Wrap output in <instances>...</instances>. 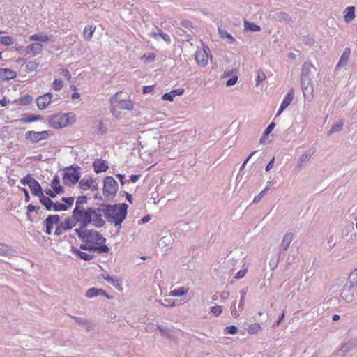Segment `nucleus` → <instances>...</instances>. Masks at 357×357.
<instances>
[{"instance_id":"obj_53","label":"nucleus","mask_w":357,"mask_h":357,"mask_svg":"<svg viewBox=\"0 0 357 357\" xmlns=\"http://www.w3.org/2000/svg\"><path fill=\"white\" fill-rule=\"evenodd\" d=\"M269 189L268 186H266L259 194L255 197L253 202H259L264 195L266 193L267 190Z\"/></svg>"},{"instance_id":"obj_3","label":"nucleus","mask_w":357,"mask_h":357,"mask_svg":"<svg viewBox=\"0 0 357 357\" xmlns=\"http://www.w3.org/2000/svg\"><path fill=\"white\" fill-rule=\"evenodd\" d=\"M128 206L126 204L119 205H103L99 209L101 211L102 217L104 216L108 222L115 226H121L126 218Z\"/></svg>"},{"instance_id":"obj_22","label":"nucleus","mask_w":357,"mask_h":357,"mask_svg":"<svg viewBox=\"0 0 357 357\" xmlns=\"http://www.w3.org/2000/svg\"><path fill=\"white\" fill-rule=\"evenodd\" d=\"M343 18L345 22H351L356 17L355 7L354 6H348L343 12Z\"/></svg>"},{"instance_id":"obj_7","label":"nucleus","mask_w":357,"mask_h":357,"mask_svg":"<svg viewBox=\"0 0 357 357\" xmlns=\"http://www.w3.org/2000/svg\"><path fill=\"white\" fill-rule=\"evenodd\" d=\"M119 190L118 183L112 176H107L103 181L102 193L106 197H113Z\"/></svg>"},{"instance_id":"obj_37","label":"nucleus","mask_w":357,"mask_h":357,"mask_svg":"<svg viewBox=\"0 0 357 357\" xmlns=\"http://www.w3.org/2000/svg\"><path fill=\"white\" fill-rule=\"evenodd\" d=\"M96 30V27L92 26H86L84 27L83 36L86 40H90Z\"/></svg>"},{"instance_id":"obj_56","label":"nucleus","mask_w":357,"mask_h":357,"mask_svg":"<svg viewBox=\"0 0 357 357\" xmlns=\"http://www.w3.org/2000/svg\"><path fill=\"white\" fill-rule=\"evenodd\" d=\"M222 307L220 305H216L211 308V312L216 317L222 313Z\"/></svg>"},{"instance_id":"obj_64","label":"nucleus","mask_w":357,"mask_h":357,"mask_svg":"<svg viewBox=\"0 0 357 357\" xmlns=\"http://www.w3.org/2000/svg\"><path fill=\"white\" fill-rule=\"evenodd\" d=\"M61 74L66 78L68 80H70L71 78V75L68 70L67 69H61Z\"/></svg>"},{"instance_id":"obj_15","label":"nucleus","mask_w":357,"mask_h":357,"mask_svg":"<svg viewBox=\"0 0 357 357\" xmlns=\"http://www.w3.org/2000/svg\"><path fill=\"white\" fill-rule=\"evenodd\" d=\"M60 217L59 215H48L44 220V225H45V232L47 234H51L52 232L53 227L54 225L56 226L59 225Z\"/></svg>"},{"instance_id":"obj_27","label":"nucleus","mask_w":357,"mask_h":357,"mask_svg":"<svg viewBox=\"0 0 357 357\" xmlns=\"http://www.w3.org/2000/svg\"><path fill=\"white\" fill-rule=\"evenodd\" d=\"M29 187L31 193L35 196H37L40 198L43 195L42 188L36 180L32 182V183L29 185Z\"/></svg>"},{"instance_id":"obj_9","label":"nucleus","mask_w":357,"mask_h":357,"mask_svg":"<svg viewBox=\"0 0 357 357\" xmlns=\"http://www.w3.org/2000/svg\"><path fill=\"white\" fill-rule=\"evenodd\" d=\"M301 85L305 99L310 100L314 92L312 78H301Z\"/></svg>"},{"instance_id":"obj_14","label":"nucleus","mask_w":357,"mask_h":357,"mask_svg":"<svg viewBox=\"0 0 357 357\" xmlns=\"http://www.w3.org/2000/svg\"><path fill=\"white\" fill-rule=\"evenodd\" d=\"M79 187L83 190H91L95 191L98 189V183L91 177H84L79 183Z\"/></svg>"},{"instance_id":"obj_28","label":"nucleus","mask_w":357,"mask_h":357,"mask_svg":"<svg viewBox=\"0 0 357 357\" xmlns=\"http://www.w3.org/2000/svg\"><path fill=\"white\" fill-rule=\"evenodd\" d=\"M218 33L221 38L227 39L229 44H232L235 42L234 38L231 34L229 33L224 27L218 26Z\"/></svg>"},{"instance_id":"obj_59","label":"nucleus","mask_w":357,"mask_h":357,"mask_svg":"<svg viewBox=\"0 0 357 357\" xmlns=\"http://www.w3.org/2000/svg\"><path fill=\"white\" fill-rule=\"evenodd\" d=\"M62 201H63L65 203L63 204L68 205V208L71 206L73 204L74 202V198L70 197H63Z\"/></svg>"},{"instance_id":"obj_63","label":"nucleus","mask_w":357,"mask_h":357,"mask_svg":"<svg viewBox=\"0 0 357 357\" xmlns=\"http://www.w3.org/2000/svg\"><path fill=\"white\" fill-rule=\"evenodd\" d=\"M246 272H247V270H246V269L240 270V271H238L236 273V275H235V277H234V278H235L236 279H241V278H243V277L245 276V275Z\"/></svg>"},{"instance_id":"obj_8","label":"nucleus","mask_w":357,"mask_h":357,"mask_svg":"<svg viewBox=\"0 0 357 357\" xmlns=\"http://www.w3.org/2000/svg\"><path fill=\"white\" fill-rule=\"evenodd\" d=\"M77 225L75 218L73 217V214L70 217L66 218L63 221L61 222L59 220V225L56 227L55 235H61L64 231L72 229Z\"/></svg>"},{"instance_id":"obj_46","label":"nucleus","mask_w":357,"mask_h":357,"mask_svg":"<svg viewBox=\"0 0 357 357\" xmlns=\"http://www.w3.org/2000/svg\"><path fill=\"white\" fill-rule=\"evenodd\" d=\"M38 66L39 63L36 61H29L25 66L26 71L29 73L33 71L38 67Z\"/></svg>"},{"instance_id":"obj_4","label":"nucleus","mask_w":357,"mask_h":357,"mask_svg":"<svg viewBox=\"0 0 357 357\" xmlns=\"http://www.w3.org/2000/svg\"><path fill=\"white\" fill-rule=\"evenodd\" d=\"M74 121V115L71 113L57 114L52 116L50 119L49 123L50 127L54 129H59L63 127H66L68 124L73 123Z\"/></svg>"},{"instance_id":"obj_40","label":"nucleus","mask_w":357,"mask_h":357,"mask_svg":"<svg viewBox=\"0 0 357 357\" xmlns=\"http://www.w3.org/2000/svg\"><path fill=\"white\" fill-rule=\"evenodd\" d=\"M105 280L116 288H121V280L117 278H114L109 275L105 276Z\"/></svg>"},{"instance_id":"obj_45","label":"nucleus","mask_w":357,"mask_h":357,"mask_svg":"<svg viewBox=\"0 0 357 357\" xmlns=\"http://www.w3.org/2000/svg\"><path fill=\"white\" fill-rule=\"evenodd\" d=\"M261 326L258 323H254L250 324L248 328V332L250 334H254L256 333L257 331H259L261 329Z\"/></svg>"},{"instance_id":"obj_39","label":"nucleus","mask_w":357,"mask_h":357,"mask_svg":"<svg viewBox=\"0 0 357 357\" xmlns=\"http://www.w3.org/2000/svg\"><path fill=\"white\" fill-rule=\"evenodd\" d=\"M13 250L10 248L5 243H0V255L8 256L12 255Z\"/></svg>"},{"instance_id":"obj_57","label":"nucleus","mask_w":357,"mask_h":357,"mask_svg":"<svg viewBox=\"0 0 357 357\" xmlns=\"http://www.w3.org/2000/svg\"><path fill=\"white\" fill-rule=\"evenodd\" d=\"M245 296H246V291L244 290L241 291V299H240V302H239V305H238V308L241 310H242L243 307Z\"/></svg>"},{"instance_id":"obj_58","label":"nucleus","mask_w":357,"mask_h":357,"mask_svg":"<svg viewBox=\"0 0 357 357\" xmlns=\"http://www.w3.org/2000/svg\"><path fill=\"white\" fill-rule=\"evenodd\" d=\"M160 29L158 28H155L153 29L150 33H149V36L151 37V38H153L155 39H157V38L160 35Z\"/></svg>"},{"instance_id":"obj_52","label":"nucleus","mask_w":357,"mask_h":357,"mask_svg":"<svg viewBox=\"0 0 357 357\" xmlns=\"http://www.w3.org/2000/svg\"><path fill=\"white\" fill-rule=\"evenodd\" d=\"M174 98H175V96H174L172 91H171L170 92L165 93L162 96V100H165V101H170V102H172V101L174 100Z\"/></svg>"},{"instance_id":"obj_11","label":"nucleus","mask_w":357,"mask_h":357,"mask_svg":"<svg viewBox=\"0 0 357 357\" xmlns=\"http://www.w3.org/2000/svg\"><path fill=\"white\" fill-rule=\"evenodd\" d=\"M158 329L160 331V333L165 337L174 342H178V336L176 333L178 331L174 329L173 327L168 328L164 326H158Z\"/></svg>"},{"instance_id":"obj_62","label":"nucleus","mask_w":357,"mask_h":357,"mask_svg":"<svg viewBox=\"0 0 357 357\" xmlns=\"http://www.w3.org/2000/svg\"><path fill=\"white\" fill-rule=\"evenodd\" d=\"M159 36L162 38L166 43H171V38L170 36L165 33L162 30H160V33Z\"/></svg>"},{"instance_id":"obj_48","label":"nucleus","mask_w":357,"mask_h":357,"mask_svg":"<svg viewBox=\"0 0 357 357\" xmlns=\"http://www.w3.org/2000/svg\"><path fill=\"white\" fill-rule=\"evenodd\" d=\"M35 180L30 174H27L20 180V183L24 185H27L29 186Z\"/></svg>"},{"instance_id":"obj_13","label":"nucleus","mask_w":357,"mask_h":357,"mask_svg":"<svg viewBox=\"0 0 357 357\" xmlns=\"http://www.w3.org/2000/svg\"><path fill=\"white\" fill-rule=\"evenodd\" d=\"M355 289L348 283H345L340 293L342 298L347 303H350L354 300Z\"/></svg>"},{"instance_id":"obj_24","label":"nucleus","mask_w":357,"mask_h":357,"mask_svg":"<svg viewBox=\"0 0 357 357\" xmlns=\"http://www.w3.org/2000/svg\"><path fill=\"white\" fill-rule=\"evenodd\" d=\"M71 251L73 254H74L75 256L78 257L79 259L85 260V261H90L93 258V255L84 252L79 250L78 248L72 246L71 247Z\"/></svg>"},{"instance_id":"obj_33","label":"nucleus","mask_w":357,"mask_h":357,"mask_svg":"<svg viewBox=\"0 0 357 357\" xmlns=\"http://www.w3.org/2000/svg\"><path fill=\"white\" fill-rule=\"evenodd\" d=\"M40 203L45 207L48 211H52L54 202L50 199V197H46L44 194L39 198Z\"/></svg>"},{"instance_id":"obj_38","label":"nucleus","mask_w":357,"mask_h":357,"mask_svg":"<svg viewBox=\"0 0 357 357\" xmlns=\"http://www.w3.org/2000/svg\"><path fill=\"white\" fill-rule=\"evenodd\" d=\"M188 291V289L181 287L177 289L172 290L169 292L170 296H182L185 295Z\"/></svg>"},{"instance_id":"obj_55","label":"nucleus","mask_w":357,"mask_h":357,"mask_svg":"<svg viewBox=\"0 0 357 357\" xmlns=\"http://www.w3.org/2000/svg\"><path fill=\"white\" fill-rule=\"evenodd\" d=\"M160 305L164 306H169L173 307L176 305L175 301H172L169 299H165L164 301H157Z\"/></svg>"},{"instance_id":"obj_34","label":"nucleus","mask_w":357,"mask_h":357,"mask_svg":"<svg viewBox=\"0 0 357 357\" xmlns=\"http://www.w3.org/2000/svg\"><path fill=\"white\" fill-rule=\"evenodd\" d=\"M273 18L275 20L280 21V22L281 21L289 22L291 20V17H289V14H287V13L283 12V11L276 12L274 14Z\"/></svg>"},{"instance_id":"obj_54","label":"nucleus","mask_w":357,"mask_h":357,"mask_svg":"<svg viewBox=\"0 0 357 357\" xmlns=\"http://www.w3.org/2000/svg\"><path fill=\"white\" fill-rule=\"evenodd\" d=\"M278 261H279L278 256H276L275 259L272 258L270 259L269 266L271 270H274L276 268V267L278 266Z\"/></svg>"},{"instance_id":"obj_42","label":"nucleus","mask_w":357,"mask_h":357,"mask_svg":"<svg viewBox=\"0 0 357 357\" xmlns=\"http://www.w3.org/2000/svg\"><path fill=\"white\" fill-rule=\"evenodd\" d=\"M343 125L344 123L342 121L340 123L333 125L328 131V135L340 132L342 129Z\"/></svg>"},{"instance_id":"obj_18","label":"nucleus","mask_w":357,"mask_h":357,"mask_svg":"<svg viewBox=\"0 0 357 357\" xmlns=\"http://www.w3.org/2000/svg\"><path fill=\"white\" fill-rule=\"evenodd\" d=\"M294 98V91L290 90L284 96L279 110L277 112L275 117L280 115V114L291 104Z\"/></svg>"},{"instance_id":"obj_29","label":"nucleus","mask_w":357,"mask_h":357,"mask_svg":"<svg viewBox=\"0 0 357 357\" xmlns=\"http://www.w3.org/2000/svg\"><path fill=\"white\" fill-rule=\"evenodd\" d=\"M106 294L105 291L101 289L90 288L86 291L85 296L89 298H91L100 295L105 296Z\"/></svg>"},{"instance_id":"obj_26","label":"nucleus","mask_w":357,"mask_h":357,"mask_svg":"<svg viewBox=\"0 0 357 357\" xmlns=\"http://www.w3.org/2000/svg\"><path fill=\"white\" fill-rule=\"evenodd\" d=\"M294 238V234L291 232L287 233L284 236L281 243V248L282 249L283 251L287 250Z\"/></svg>"},{"instance_id":"obj_1","label":"nucleus","mask_w":357,"mask_h":357,"mask_svg":"<svg viewBox=\"0 0 357 357\" xmlns=\"http://www.w3.org/2000/svg\"><path fill=\"white\" fill-rule=\"evenodd\" d=\"M75 233L82 243L81 250L98 253H107L109 248L105 245L106 238L98 231L93 229H75Z\"/></svg>"},{"instance_id":"obj_16","label":"nucleus","mask_w":357,"mask_h":357,"mask_svg":"<svg viewBox=\"0 0 357 357\" xmlns=\"http://www.w3.org/2000/svg\"><path fill=\"white\" fill-rule=\"evenodd\" d=\"M53 95L51 93H47L44 95L40 96L36 99V104L38 109H45L50 104Z\"/></svg>"},{"instance_id":"obj_10","label":"nucleus","mask_w":357,"mask_h":357,"mask_svg":"<svg viewBox=\"0 0 357 357\" xmlns=\"http://www.w3.org/2000/svg\"><path fill=\"white\" fill-rule=\"evenodd\" d=\"M209 52L210 50L208 47H204L196 51L195 54V60L199 66L204 67L207 65L209 59Z\"/></svg>"},{"instance_id":"obj_36","label":"nucleus","mask_w":357,"mask_h":357,"mask_svg":"<svg viewBox=\"0 0 357 357\" xmlns=\"http://www.w3.org/2000/svg\"><path fill=\"white\" fill-rule=\"evenodd\" d=\"M346 282L354 288L357 287V268L350 273Z\"/></svg>"},{"instance_id":"obj_30","label":"nucleus","mask_w":357,"mask_h":357,"mask_svg":"<svg viewBox=\"0 0 357 357\" xmlns=\"http://www.w3.org/2000/svg\"><path fill=\"white\" fill-rule=\"evenodd\" d=\"M173 242L172 237L170 234H166L164 236L161 237L158 241V245L159 247L164 248L170 245Z\"/></svg>"},{"instance_id":"obj_60","label":"nucleus","mask_w":357,"mask_h":357,"mask_svg":"<svg viewBox=\"0 0 357 357\" xmlns=\"http://www.w3.org/2000/svg\"><path fill=\"white\" fill-rule=\"evenodd\" d=\"M275 126V123H273V122L271 123L268 126V127L266 128V130H264V135L266 136V135H269L272 132V130H273Z\"/></svg>"},{"instance_id":"obj_50","label":"nucleus","mask_w":357,"mask_h":357,"mask_svg":"<svg viewBox=\"0 0 357 357\" xmlns=\"http://www.w3.org/2000/svg\"><path fill=\"white\" fill-rule=\"evenodd\" d=\"M52 85L54 90L60 91L63 86V82L61 79H54Z\"/></svg>"},{"instance_id":"obj_31","label":"nucleus","mask_w":357,"mask_h":357,"mask_svg":"<svg viewBox=\"0 0 357 357\" xmlns=\"http://www.w3.org/2000/svg\"><path fill=\"white\" fill-rule=\"evenodd\" d=\"M60 180L57 175H55L51 182V187L57 194H61L63 192V188L59 184Z\"/></svg>"},{"instance_id":"obj_20","label":"nucleus","mask_w":357,"mask_h":357,"mask_svg":"<svg viewBox=\"0 0 357 357\" xmlns=\"http://www.w3.org/2000/svg\"><path fill=\"white\" fill-rule=\"evenodd\" d=\"M43 50L42 44L32 43L26 47L25 51L28 54H31V56H36L38 54Z\"/></svg>"},{"instance_id":"obj_25","label":"nucleus","mask_w":357,"mask_h":357,"mask_svg":"<svg viewBox=\"0 0 357 357\" xmlns=\"http://www.w3.org/2000/svg\"><path fill=\"white\" fill-rule=\"evenodd\" d=\"M16 77L15 71L8 68H1L0 69V79L2 80H10L14 79Z\"/></svg>"},{"instance_id":"obj_17","label":"nucleus","mask_w":357,"mask_h":357,"mask_svg":"<svg viewBox=\"0 0 357 357\" xmlns=\"http://www.w3.org/2000/svg\"><path fill=\"white\" fill-rule=\"evenodd\" d=\"M317 68L311 63L305 62L302 66L301 78H312Z\"/></svg>"},{"instance_id":"obj_12","label":"nucleus","mask_w":357,"mask_h":357,"mask_svg":"<svg viewBox=\"0 0 357 357\" xmlns=\"http://www.w3.org/2000/svg\"><path fill=\"white\" fill-rule=\"evenodd\" d=\"M48 132L46 130L36 132L28 131L26 132V138L32 142L36 143L40 140L46 139L48 137Z\"/></svg>"},{"instance_id":"obj_35","label":"nucleus","mask_w":357,"mask_h":357,"mask_svg":"<svg viewBox=\"0 0 357 357\" xmlns=\"http://www.w3.org/2000/svg\"><path fill=\"white\" fill-rule=\"evenodd\" d=\"M244 30L246 31H250V32H257L261 30V28L259 26L249 22L248 21L244 22Z\"/></svg>"},{"instance_id":"obj_19","label":"nucleus","mask_w":357,"mask_h":357,"mask_svg":"<svg viewBox=\"0 0 357 357\" xmlns=\"http://www.w3.org/2000/svg\"><path fill=\"white\" fill-rule=\"evenodd\" d=\"M315 150L313 148H310L307 150L305 153H303L298 160V167H302L304 166L311 158V157L314 154Z\"/></svg>"},{"instance_id":"obj_43","label":"nucleus","mask_w":357,"mask_h":357,"mask_svg":"<svg viewBox=\"0 0 357 357\" xmlns=\"http://www.w3.org/2000/svg\"><path fill=\"white\" fill-rule=\"evenodd\" d=\"M42 119L40 115H29L25 118L21 119L22 123H30Z\"/></svg>"},{"instance_id":"obj_51","label":"nucleus","mask_w":357,"mask_h":357,"mask_svg":"<svg viewBox=\"0 0 357 357\" xmlns=\"http://www.w3.org/2000/svg\"><path fill=\"white\" fill-rule=\"evenodd\" d=\"M238 331V328L237 327H236L235 326H227L225 330H224V332L225 334H232V335H234L237 333Z\"/></svg>"},{"instance_id":"obj_32","label":"nucleus","mask_w":357,"mask_h":357,"mask_svg":"<svg viewBox=\"0 0 357 357\" xmlns=\"http://www.w3.org/2000/svg\"><path fill=\"white\" fill-rule=\"evenodd\" d=\"M29 40L31 41H40L46 43L50 41V37L45 33H40L30 36Z\"/></svg>"},{"instance_id":"obj_6","label":"nucleus","mask_w":357,"mask_h":357,"mask_svg":"<svg viewBox=\"0 0 357 357\" xmlns=\"http://www.w3.org/2000/svg\"><path fill=\"white\" fill-rule=\"evenodd\" d=\"M81 168L79 166H70L66 167L63 176V183L66 185H73L80 178Z\"/></svg>"},{"instance_id":"obj_21","label":"nucleus","mask_w":357,"mask_h":357,"mask_svg":"<svg viewBox=\"0 0 357 357\" xmlns=\"http://www.w3.org/2000/svg\"><path fill=\"white\" fill-rule=\"evenodd\" d=\"M350 54H351V50L349 48L347 47L344 50V51L340 58V60L335 67L336 69L344 67L347 64L349 56H350Z\"/></svg>"},{"instance_id":"obj_23","label":"nucleus","mask_w":357,"mask_h":357,"mask_svg":"<svg viewBox=\"0 0 357 357\" xmlns=\"http://www.w3.org/2000/svg\"><path fill=\"white\" fill-rule=\"evenodd\" d=\"M93 166L94 171L96 173L106 172L109 168L107 162L102 160H97L94 161Z\"/></svg>"},{"instance_id":"obj_41","label":"nucleus","mask_w":357,"mask_h":357,"mask_svg":"<svg viewBox=\"0 0 357 357\" xmlns=\"http://www.w3.org/2000/svg\"><path fill=\"white\" fill-rule=\"evenodd\" d=\"M68 210V205L63 204V203L54 202L52 207V211H62Z\"/></svg>"},{"instance_id":"obj_49","label":"nucleus","mask_w":357,"mask_h":357,"mask_svg":"<svg viewBox=\"0 0 357 357\" xmlns=\"http://www.w3.org/2000/svg\"><path fill=\"white\" fill-rule=\"evenodd\" d=\"M0 43L3 45H9L13 44L14 40L10 36H3L0 37Z\"/></svg>"},{"instance_id":"obj_61","label":"nucleus","mask_w":357,"mask_h":357,"mask_svg":"<svg viewBox=\"0 0 357 357\" xmlns=\"http://www.w3.org/2000/svg\"><path fill=\"white\" fill-rule=\"evenodd\" d=\"M237 80H238V77L237 76H234V77H232L231 78H230L229 79L227 80V82L226 83V85L227 86H234L237 82Z\"/></svg>"},{"instance_id":"obj_5","label":"nucleus","mask_w":357,"mask_h":357,"mask_svg":"<svg viewBox=\"0 0 357 357\" xmlns=\"http://www.w3.org/2000/svg\"><path fill=\"white\" fill-rule=\"evenodd\" d=\"M121 93H116L110 99V110L113 115L116 116V110L118 108L126 110H131L133 108V103L130 100H123L120 98Z\"/></svg>"},{"instance_id":"obj_47","label":"nucleus","mask_w":357,"mask_h":357,"mask_svg":"<svg viewBox=\"0 0 357 357\" xmlns=\"http://www.w3.org/2000/svg\"><path fill=\"white\" fill-rule=\"evenodd\" d=\"M266 79V75L263 72L262 70L259 69L257 72V79H256V85L258 86L260 83H261Z\"/></svg>"},{"instance_id":"obj_44","label":"nucleus","mask_w":357,"mask_h":357,"mask_svg":"<svg viewBox=\"0 0 357 357\" xmlns=\"http://www.w3.org/2000/svg\"><path fill=\"white\" fill-rule=\"evenodd\" d=\"M87 198L86 196H79L77 198L75 202V207L85 208L84 205L86 204Z\"/></svg>"},{"instance_id":"obj_2","label":"nucleus","mask_w":357,"mask_h":357,"mask_svg":"<svg viewBox=\"0 0 357 357\" xmlns=\"http://www.w3.org/2000/svg\"><path fill=\"white\" fill-rule=\"evenodd\" d=\"M73 217L75 218L79 229H85L86 227L92 224L94 227H102L105 222L102 218L101 211L99 208H78L75 207L73 211Z\"/></svg>"}]
</instances>
